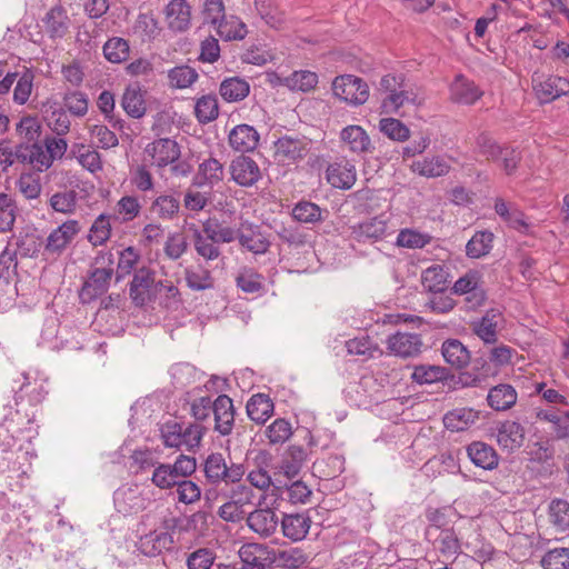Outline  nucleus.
I'll use <instances>...</instances> for the list:
<instances>
[{"mask_svg":"<svg viewBox=\"0 0 569 569\" xmlns=\"http://www.w3.org/2000/svg\"><path fill=\"white\" fill-rule=\"evenodd\" d=\"M284 87L291 91L308 92L316 88L318 74L310 70H298L286 76Z\"/></svg>","mask_w":569,"mask_h":569,"instance_id":"c03bdc74","label":"nucleus"},{"mask_svg":"<svg viewBox=\"0 0 569 569\" xmlns=\"http://www.w3.org/2000/svg\"><path fill=\"white\" fill-rule=\"evenodd\" d=\"M435 548L446 558L455 557L460 551V542L451 529L440 530L435 540Z\"/></svg>","mask_w":569,"mask_h":569,"instance_id":"13d9d810","label":"nucleus"},{"mask_svg":"<svg viewBox=\"0 0 569 569\" xmlns=\"http://www.w3.org/2000/svg\"><path fill=\"white\" fill-rule=\"evenodd\" d=\"M16 200L8 193L0 192V232L12 229L17 218Z\"/></svg>","mask_w":569,"mask_h":569,"instance_id":"603ef678","label":"nucleus"},{"mask_svg":"<svg viewBox=\"0 0 569 569\" xmlns=\"http://www.w3.org/2000/svg\"><path fill=\"white\" fill-rule=\"evenodd\" d=\"M153 467L151 482L161 490L171 489L179 483V479L171 468V463L141 461V468Z\"/></svg>","mask_w":569,"mask_h":569,"instance_id":"7c9ffc66","label":"nucleus"},{"mask_svg":"<svg viewBox=\"0 0 569 569\" xmlns=\"http://www.w3.org/2000/svg\"><path fill=\"white\" fill-rule=\"evenodd\" d=\"M391 217L381 213L350 227V238L357 242L373 243L395 233Z\"/></svg>","mask_w":569,"mask_h":569,"instance_id":"7ed1b4c3","label":"nucleus"},{"mask_svg":"<svg viewBox=\"0 0 569 569\" xmlns=\"http://www.w3.org/2000/svg\"><path fill=\"white\" fill-rule=\"evenodd\" d=\"M448 273L440 264H432L422 272V284L431 292H441L446 289Z\"/></svg>","mask_w":569,"mask_h":569,"instance_id":"8fccbe9b","label":"nucleus"},{"mask_svg":"<svg viewBox=\"0 0 569 569\" xmlns=\"http://www.w3.org/2000/svg\"><path fill=\"white\" fill-rule=\"evenodd\" d=\"M478 420V412L469 408H459L449 411L443 417L445 427L453 432L468 429Z\"/></svg>","mask_w":569,"mask_h":569,"instance_id":"58836bf2","label":"nucleus"},{"mask_svg":"<svg viewBox=\"0 0 569 569\" xmlns=\"http://www.w3.org/2000/svg\"><path fill=\"white\" fill-rule=\"evenodd\" d=\"M246 522L249 529L261 538L271 537L279 526V519L273 509L268 506L262 507V501L247 516Z\"/></svg>","mask_w":569,"mask_h":569,"instance_id":"1a4fd4ad","label":"nucleus"},{"mask_svg":"<svg viewBox=\"0 0 569 569\" xmlns=\"http://www.w3.org/2000/svg\"><path fill=\"white\" fill-rule=\"evenodd\" d=\"M172 542L173 540L170 533L163 530H154L139 539L138 548L143 555L156 557L163 550L170 549Z\"/></svg>","mask_w":569,"mask_h":569,"instance_id":"4be33fe9","label":"nucleus"},{"mask_svg":"<svg viewBox=\"0 0 569 569\" xmlns=\"http://www.w3.org/2000/svg\"><path fill=\"white\" fill-rule=\"evenodd\" d=\"M157 289L154 272L150 268L143 266L136 270L129 288L130 298L136 306L142 307L150 302Z\"/></svg>","mask_w":569,"mask_h":569,"instance_id":"0eeeda50","label":"nucleus"},{"mask_svg":"<svg viewBox=\"0 0 569 569\" xmlns=\"http://www.w3.org/2000/svg\"><path fill=\"white\" fill-rule=\"evenodd\" d=\"M410 169L419 176L437 178L447 174L450 170V164L443 157L432 156L413 161Z\"/></svg>","mask_w":569,"mask_h":569,"instance_id":"bb28decb","label":"nucleus"},{"mask_svg":"<svg viewBox=\"0 0 569 569\" xmlns=\"http://www.w3.org/2000/svg\"><path fill=\"white\" fill-rule=\"evenodd\" d=\"M52 210L63 214H72L77 209V192L73 190L56 192L49 199Z\"/></svg>","mask_w":569,"mask_h":569,"instance_id":"052dcab7","label":"nucleus"},{"mask_svg":"<svg viewBox=\"0 0 569 569\" xmlns=\"http://www.w3.org/2000/svg\"><path fill=\"white\" fill-rule=\"evenodd\" d=\"M198 176L202 183L212 187L223 179V166L217 159L209 158L199 166Z\"/></svg>","mask_w":569,"mask_h":569,"instance_id":"e2e57ef3","label":"nucleus"},{"mask_svg":"<svg viewBox=\"0 0 569 569\" xmlns=\"http://www.w3.org/2000/svg\"><path fill=\"white\" fill-rule=\"evenodd\" d=\"M149 210L158 219L170 221L178 217L180 201L172 194L163 193L152 200Z\"/></svg>","mask_w":569,"mask_h":569,"instance_id":"2f4dec72","label":"nucleus"},{"mask_svg":"<svg viewBox=\"0 0 569 569\" xmlns=\"http://www.w3.org/2000/svg\"><path fill=\"white\" fill-rule=\"evenodd\" d=\"M326 177L333 188L350 189L357 180L356 166L349 160L340 159L328 166Z\"/></svg>","mask_w":569,"mask_h":569,"instance_id":"4468645a","label":"nucleus"},{"mask_svg":"<svg viewBox=\"0 0 569 569\" xmlns=\"http://www.w3.org/2000/svg\"><path fill=\"white\" fill-rule=\"evenodd\" d=\"M237 238L243 248L256 254L264 253L269 248L268 240L258 230V227L251 224L242 223L241 228L237 230Z\"/></svg>","mask_w":569,"mask_h":569,"instance_id":"cd10ccee","label":"nucleus"},{"mask_svg":"<svg viewBox=\"0 0 569 569\" xmlns=\"http://www.w3.org/2000/svg\"><path fill=\"white\" fill-rule=\"evenodd\" d=\"M80 231L77 220H67L52 230L47 238L46 251L49 253H61Z\"/></svg>","mask_w":569,"mask_h":569,"instance_id":"2eb2a0df","label":"nucleus"},{"mask_svg":"<svg viewBox=\"0 0 569 569\" xmlns=\"http://www.w3.org/2000/svg\"><path fill=\"white\" fill-rule=\"evenodd\" d=\"M46 151L43 144L40 143L21 146L20 162L30 164L38 172H43L53 163Z\"/></svg>","mask_w":569,"mask_h":569,"instance_id":"a878e982","label":"nucleus"},{"mask_svg":"<svg viewBox=\"0 0 569 569\" xmlns=\"http://www.w3.org/2000/svg\"><path fill=\"white\" fill-rule=\"evenodd\" d=\"M339 137L343 148L353 154L371 153L375 149L369 134L360 126L350 124L345 127Z\"/></svg>","mask_w":569,"mask_h":569,"instance_id":"ddd939ff","label":"nucleus"},{"mask_svg":"<svg viewBox=\"0 0 569 569\" xmlns=\"http://www.w3.org/2000/svg\"><path fill=\"white\" fill-rule=\"evenodd\" d=\"M525 430L522 426L516 421L502 422L497 432V441L499 446L507 451H515L523 443Z\"/></svg>","mask_w":569,"mask_h":569,"instance_id":"5701e85b","label":"nucleus"},{"mask_svg":"<svg viewBox=\"0 0 569 569\" xmlns=\"http://www.w3.org/2000/svg\"><path fill=\"white\" fill-rule=\"evenodd\" d=\"M203 472L207 481L212 485L221 482L229 485L240 482L246 473V468L242 463L231 462L228 465L222 453L212 452L204 459Z\"/></svg>","mask_w":569,"mask_h":569,"instance_id":"f03ea898","label":"nucleus"},{"mask_svg":"<svg viewBox=\"0 0 569 569\" xmlns=\"http://www.w3.org/2000/svg\"><path fill=\"white\" fill-rule=\"evenodd\" d=\"M219 37L226 41L242 40L248 33L246 23L236 16H224L214 24Z\"/></svg>","mask_w":569,"mask_h":569,"instance_id":"473e14b6","label":"nucleus"},{"mask_svg":"<svg viewBox=\"0 0 569 569\" xmlns=\"http://www.w3.org/2000/svg\"><path fill=\"white\" fill-rule=\"evenodd\" d=\"M248 417L257 422L264 423L273 413V402L263 393L253 395L247 402Z\"/></svg>","mask_w":569,"mask_h":569,"instance_id":"72a5a7b5","label":"nucleus"},{"mask_svg":"<svg viewBox=\"0 0 569 569\" xmlns=\"http://www.w3.org/2000/svg\"><path fill=\"white\" fill-rule=\"evenodd\" d=\"M537 419L552 423L556 438L566 439L569 437V410L560 413L555 409H538Z\"/></svg>","mask_w":569,"mask_h":569,"instance_id":"4c0bfd02","label":"nucleus"},{"mask_svg":"<svg viewBox=\"0 0 569 569\" xmlns=\"http://www.w3.org/2000/svg\"><path fill=\"white\" fill-rule=\"evenodd\" d=\"M332 90L336 97L352 106L363 104L369 98L368 84L352 74L337 77L332 82Z\"/></svg>","mask_w":569,"mask_h":569,"instance_id":"423d86ee","label":"nucleus"},{"mask_svg":"<svg viewBox=\"0 0 569 569\" xmlns=\"http://www.w3.org/2000/svg\"><path fill=\"white\" fill-rule=\"evenodd\" d=\"M495 211L510 228L523 234L531 233V224L515 203L507 202L502 198H497L495 200Z\"/></svg>","mask_w":569,"mask_h":569,"instance_id":"dca6fc26","label":"nucleus"},{"mask_svg":"<svg viewBox=\"0 0 569 569\" xmlns=\"http://www.w3.org/2000/svg\"><path fill=\"white\" fill-rule=\"evenodd\" d=\"M76 148V158L84 169L91 173L98 172L102 169L101 156L98 151L84 144H79Z\"/></svg>","mask_w":569,"mask_h":569,"instance_id":"0e129e2a","label":"nucleus"},{"mask_svg":"<svg viewBox=\"0 0 569 569\" xmlns=\"http://www.w3.org/2000/svg\"><path fill=\"white\" fill-rule=\"evenodd\" d=\"M441 352L446 362L457 369L465 368L470 361L469 350L457 339L446 340Z\"/></svg>","mask_w":569,"mask_h":569,"instance_id":"c9c22d12","label":"nucleus"},{"mask_svg":"<svg viewBox=\"0 0 569 569\" xmlns=\"http://www.w3.org/2000/svg\"><path fill=\"white\" fill-rule=\"evenodd\" d=\"M121 106L128 116L139 119L146 113L143 93L138 83L129 84L121 99Z\"/></svg>","mask_w":569,"mask_h":569,"instance_id":"c756f323","label":"nucleus"},{"mask_svg":"<svg viewBox=\"0 0 569 569\" xmlns=\"http://www.w3.org/2000/svg\"><path fill=\"white\" fill-rule=\"evenodd\" d=\"M422 102L423 97L416 89L405 83L398 90L382 99V108L387 112H397L406 104L420 106Z\"/></svg>","mask_w":569,"mask_h":569,"instance_id":"6ab92c4d","label":"nucleus"},{"mask_svg":"<svg viewBox=\"0 0 569 569\" xmlns=\"http://www.w3.org/2000/svg\"><path fill=\"white\" fill-rule=\"evenodd\" d=\"M387 346L398 357L412 358L420 355L423 342L418 333L398 331L388 338Z\"/></svg>","mask_w":569,"mask_h":569,"instance_id":"f8f14e48","label":"nucleus"},{"mask_svg":"<svg viewBox=\"0 0 569 569\" xmlns=\"http://www.w3.org/2000/svg\"><path fill=\"white\" fill-rule=\"evenodd\" d=\"M202 233L216 243H229L237 239V230L220 223L218 220L209 219L203 222Z\"/></svg>","mask_w":569,"mask_h":569,"instance_id":"a18cd8bd","label":"nucleus"},{"mask_svg":"<svg viewBox=\"0 0 569 569\" xmlns=\"http://www.w3.org/2000/svg\"><path fill=\"white\" fill-rule=\"evenodd\" d=\"M250 92L249 83L240 78L233 77L224 79L220 83L219 93L227 102H238L243 100Z\"/></svg>","mask_w":569,"mask_h":569,"instance_id":"a19ab883","label":"nucleus"},{"mask_svg":"<svg viewBox=\"0 0 569 569\" xmlns=\"http://www.w3.org/2000/svg\"><path fill=\"white\" fill-rule=\"evenodd\" d=\"M295 220L302 223H317L323 220L321 208L310 201H300L292 209Z\"/></svg>","mask_w":569,"mask_h":569,"instance_id":"4d7b16f0","label":"nucleus"},{"mask_svg":"<svg viewBox=\"0 0 569 569\" xmlns=\"http://www.w3.org/2000/svg\"><path fill=\"white\" fill-rule=\"evenodd\" d=\"M169 30L184 32L191 26L192 8L188 0H171L163 9Z\"/></svg>","mask_w":569,"mask_h":569,"instance_id":"9b49d317","label":"nucleus"},{"mask_svg":"<svg viewBox=\"0 0 569 569\" xmlns=\"http://www.w3.org/2000/svg\"><path fill=\"white\" fill-rule=\"evenodd\" d=\"M517 401V392L510 385H498L488 393V403L495 410L510 409Z\"/></svg>","mask_w":569,"mask_h":569,"instance_id":"79ce46f5","label":"nucleus"},{"mask_svg":"<svg viewBox=\"0 0 569 569\" xmlns=\"http://www.w3.org/2000/svg\"><path fill=\"white\" fill-rule=\"evenodd\" d=\"M141 209L142 206L137 196H123L116 203L114 219L122 223L131 222L140 216Z\"/></svg>","mask_w":569,"mask_h":569,"instance_id":"37998d69","label":"nucleus"},{"mask_svg":"<svg viewBox=\"0 0 569 569\" xmlns=\"http://www.w3.org/2000/svg\"><path fill=\"white\" fill-rule=\"evenodd\" d=\"M113 276L112 268H96L84 282L82 295L90 299L103 295Z\"/></svg>","mask_w":569,"mask_h":569,"instance_id":"c85d7f7f","label":"nucleus"},{"mask_svg":"<svg viewBox=\"0 0 569 569\" xmlns=\"http://www.w3.org/2000/svg\"><path fill=\"white\" fill-rule=\"evenodd\" d=\"M204 430L198 423L168 421L161 427V438L166 447L192 450L199 447Z\"/></svg>","mask_w":569,"mask_h":569,"instance_id":"f257e3e1","label":"nucleus"},{"mask_svg":"<svg viewBox=\"0 0 569 569\" xmlns=\"http://www.w3.org/2000/svg\"><path fill=\"white\" fill-rule=\"evenodd\" d=\"M213 421L214 430L222 436H227L232 431L234 422V410L232 400L221 395L213 401Z\"/></svg>","mask_w":569,"mask_h":569,"instance_id":"f3484780","label":"nucleus"},{"mask_svg":"<svg viewBox=\"0 0 569 569\" xmlns=\"http://www.w3.org/2000/svg\"><path fill=\"white\" fill-rule=\"evenodd\" d=\"M43 26L51 38H62L69 28V19L61 6L51 8L43 18Z\"/></svg>","mask_w":569,"mask_h":569,"instance_id":"e433bc0d","label":"nucleus"},{"mask_svg":"<svg viewBox=\"0 0 569 569\" xmlns=\"http://www.w3.org/2000/svg\"><path fill=\"white\" fill-rule=\"evenodd\" d=\"M198 77L197 71L189 66H177L168 71L169 86L176 89L191 87Z\"/></svg>","mask_w":569,"mask_h":569,"instance_id":"09e8293b","label":"nucleus"},{"mask_svg":"<svg viewBox=\"0 0 569 569\" xmlns=\"http://www.w3.org/2000/svg\"><path fill=\"white\" fill-rule=\"evenodd\" d=\"M541 102H551L569 92V81L566 78L550 76L533 86Z\"/></svg>","mask_w":569,"mask_h":569,"instance_id":"412c9836","label":"nucleus"},{"mask_svg":"<svg viewBox=\"0 0 569 569\" xmlns=\"http://www.w3.org/2000/svg\"><path fill=\"white\" fill-rule=\"evenodd\" d=\"M151 490H142L138 485H126L114 492L113 501L117 511L128 516L147 509L151 505Z\"/></svg>","mask_w":569,"mask_h":569,"instance_id":"20e7f679","label":"nucleus"},{"mask_svg":"<svg viewBox=\"0 0 569 569\" xmlns=\"http://www.w3.org/2000/svg\"><path fill=\"white\" fill-rule=\"evenodd\" d=\"M549 517L558 530L569 529V503L565 500H553L549 507Z\"/></svg>","mask_w":569,"mask_h":569,"instance_id":"338daca9","label":"nucleus"},{"mask_svg":"<svg viewBox=\"0 0 569 569\" xmlns=\"http://www.w3.org/2000/svg\"><path fill=\"white\" fill-rule=\"evenodd\" d=\"M379 130L393 141L405 142L410 138L409 128L395 118H382L379 121Z\"/></svg>","mask_w":569,"mask_h":569,"instance_id":"6e6d98bb","label":"nucleus"},{"mask_svg":"<svg viewBox=\"0 0 569 569\" xmlns=\"http://www.w3.org/2000/svg\"><path fill=\"white\" fill-rule=\"evenodd\" d=\"M106 59L112 63H120L129 57V43L122 38H111L103 46Z\"/></svg>","mask_w":569,"mask_h":569,"instance_id":"69168bd1","label":"nucleus"},{"mask_svg":"<svg viewBox=\"0 0 569 569\" xmlns=\"http://www.w3.org/2000/svg\"><path fill=\"white\" fill-rule=\"evenodd\" d=\"M543 569H569V549L556 548L548 551L541 559Z\"/></svg>","mask_w":569,"mask_h":569,"instance_id":"774afa93","label":"nucleus"},{"mask_svg":"<svg viewBox=\"0 0 569 569\" xmlns=\"http://www.w3.org/2000/svg\"><path fill=\"white\" fill-rule=\"evenodd\" d=\"M230 147L239 152L253 151L260 140L258 131L249 124L236 126L228 136Z\"/></svg>","mask_w":569,"mask_h":569,"instance_id":"a211bd4d","label":"nucleus"},{"mask_svg":"<svg viewBox=\"0 0 569 569\" xmlns=\"http://www.w3.org/2000/svg\"><path fill=\"white\" fill-rule=\"evenodd\" d=\"M186 281L190 289L201 291L213 287L211 272L201 267H194L186 270Z\"/></svg>","mask_w":569,"mask_h":569,"instance_id":"5fc2aeb1","label":"nucleus"},{"mask_svg":"<svg viewBox=\"0 0 569 569\" xmlns=\"http://www.w3.org/2000/svg\"><path fill=\"white\" fill-rule=\"evenodd\" d=\"M266 546L260 543H247L239 550L241 566L238 569H247L251 567H264L261 557L264 555Z\"/></svg>","mask_w":569,"mask_h":569,"instance_id":"680f3d73","label":"nucleus"},{"mask_svg":"<svg viewBox=\"0 0 569 569\" xmlns=\"http://www.w3.org/2000/svg\"><path fill=\"white\" fill-rule=\"evenodd\" d=\"M231 179L240 187H252L262 177L260 167L250 157H236L229 166Z\"/></svg>","mask_w":569,"mask_h":569,"instance_id":"9d476101","label":"nucleus"},{"mask_svg":"<svg viewBox=\"0 0 569 569\" xmlns=\"http://www.w3.org/2000/svg\"><path fill=\"white\" fill-rule=\"evenodd\" d=\"M143 156L151 166L164 168L179 159L180 148L174 140L160 138L147 144Z\"/></svg>","mask_w":569,"mask_h":569,"instance_id":"6e6552de","label":"nucleus"},{"mask_svg":"<svg viewBox=\"0 0 569 569\" xmlns=\"http://www.w3.org/2000/svg\"><path fill=\"white\" fill-rule=\"evenodd\" d=\"M311 520L305 513H288L281 520L283 536L292 541L302 540L310 529Z\"/></svg>","mask_w":569,"mask_h":569,"instance_id":"b1692460","label":"nucleus"},{"mask_svg":"<svg viewBox=\"0 0 569 569\" xmlns=\"http://www.w3.org/2000/svg\"><path fill=\"white\" fill-rule=\"evenodd\" d=\"M493 233L490 231H479L468 241L466 246L467 256L470 258H480L489 253L492 248Z\"/></svg>","mask_w":569,"mask_h":569,"instance_id":"3c124183","label":"nucleus"},{"mask_svg":"<svg viewBox=\"0 0 569 569\" xmlns=\"http://www.w3.org/2000/svg\"><path fill=\"white\" fill-rule=\"evenodd\" d=\"M467 453L472 463L485 470H492L498 466V456L489 445L475 441L467 447Z\"/></svg>","mask_w":569,"mask_h":569,"instance_id":"393cba45","label":"nucleus"},{"mask_svg":"<svg viewBox=\"0 0 569 569\" xmlns=\"http://www.w3.org/2000/svg\"><path fill=\"white\" fill-rule=\"evenodd\" d=\"M482 94L475 82L462 74H458L450 86L451 99L461 104H473Z\"/></svg>","mask_w":569,"mask_h":569,"instance_id":"aec40b11","label":"nucleus"},{"mask_svg":"<svg viewBox=\"0 0 569 569\" xmlns=\"http://www.w3.org/2000/svg\"><path fill=\"white\" fill-rule=\"evenodd\" d=\"M254 7L262 20L274 29L282 27L286 17L272 0H254Z\"/></svg>","mask_w":569,"mask_h":569,"instance_id":"49530a36","label":"nucleus"},{"mask_svg":"<svg viewBox=\"0 0 569 569\" xmlns=\"http://www.w3.org/2000/svg\"><path fill=\"white\" fill-rule=\"evenodd\" d=\"M500 312L496 309L488 310L478 321L472 323L473 332L485 342L493 343L497 341V328Z\"/></svg>","mask_w":569,"mask_h":569,"instance_id":"f704fd0d","label":"nucleus"},{"mask_svg":"<svg viewBox=\"0 0 569 569\" xmlns=\"http://www.w3.org/2000/svg\"><path fill=\"white\" fill-rule=\"evenodd\" d=\"M447 370L439 366L420 365L415 367L411 378L419 385H431L446 379Z\"/></svg>","mask_w":569,"mask_h":569,"instance_id":"864d4df0","label":"nucleus"},{"mask_svg":"<svg viewBox=\"0 0 569 569\" xmlns=\"http://www.w3.org/2000/svg\"><path fill=\"white\" fill-rule=\"evenodd\" d=\"M273 158L283 166L296 164L310 151V140L300 136H282L273 144Z\"/></svg>","mask_w":569,"mask_h":569,"instance_id":"39448f33","label":"nucleus"},{"mask_svg":"<svg viewBox=\"0 0 569 569\" xmlns=\"http://www.w3.org/2000/svg\"><path fill=\"white\" fill-rule=\"evenodd\" d=\"M194 114L200 123H208L219 116V106L216 96L206 94L200 97L194 106Z\"/></svg>","mask_w":569,"mask_h":569,"instance_id":"de8ad7c7","label":"nucleus"},{"mask_svg":"<svg viewBox=\"0 0 569 569\" xmlns=\"http://www.w3.org/2000/svg\"><path fill=\"white\" fill-rule=\"evenodd\" d=\"M346 348L349 355L373 358L380 353L379 347L368 336H359L346 341Z\"/></svg>","mask_w":569,"mask_h":569,"instance_id":"bf43d9fd","label":"nucleus"},{"mask_svg":"<svg viewBox=\"0 0 569 569\" xmlns=\"http://www.w3.org/2000/svg\"><path fill=\"white\" fill-rule=\"evenodd\" d=\"M46 379L43 377L39 378L38 372L36 376H32L31 372L23 373V382L19 388V396L16 398V402L18 403V399H22L23 396H28L31 403H38L47 393L44 389Z\"/></svg>","mask_w":569,"mask_h":569,"instance_id":"ea45409f","label":"nucleus"}]
</instances>
